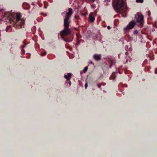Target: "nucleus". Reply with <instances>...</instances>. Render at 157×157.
<instances>
[{
	"mask_svg": "<svg viewBox=\"0 0 157 157\" xmlns=\"http://www.w3.org/2000/svg\"><path fill=\"white\" fill-rule=\"evenodd\" d=\"M68 12L66 13L65 18L63 21L64 29L60 31V35L62 36H67L70 35L71 33V31L69 26L70 22L71 15L73 13L72 9L69 8Z\"/></svg>",
	"mask_w": 157,
	"mask_h": 157,
	"instance_id": "obj_1",
	"label": "nucleus"
},
{
	"mask_svg": "<svg viewBox=\"0 0 157 157\" xmlns=\"http://www.w3.org/2000/svg\"><path fill=\"white\" fill-rule=\"evenodd\" d=\"M113 6L116 11L119 12L121 16L125 17L126 16L127 6L124 5L123 0H113L112 2Z\"/></svg>",
	"mask_w": 157,
	"mask_h": 157,
	"instance_id": "obj_2",
	"label": "nucleus"
},
{
	"mask_svg": "<svg viewBox=\"0 0 157 157\" xmlns=\"http://www.w3.org/2000/svg\"><path fill=\"white\" fill-rule=\"evenodd\" d=\"M21 16L20 14H17L16 15L15 22H14V26L18 29L20 28L24 25V21L21 19Z\"/></svg>",
	"mask_w": 157,
	"mask_h": 157,
	"instance_id": "obj_3",
	"label": "nucleus"
},
{
	"mask_svg": "<svg viewBox=\"0 0 157 157\" xmlns=\"http://www.w3.org/2000/svg\"><path fill=\"white\" fill-rule=\"evenodd\" d=\"M144 17L141 14H137L135 16V20L137 22H140L138 26L140 28L142 27L143 25Z\"/></svg>",
	"mask_w": 157,
	"mask_h": 157,
	"instance_id": "obj_4",
	"label": "nucleus"
},
{
	"mask_svg": "<svg viewBox=\"0 0 157 157\" xmlns=\"http://www.w3.org/2000/svg\"><path fill=\"white\" fill-rule=\"evenodd\" d=\"M136 24V23L134 21H131L126 27L124 28V30L126 32L128 31L129 29L133 28Z\"/></svg>",
	"mask_w": 157,
	"mask_h": 157,
	"instance_id": "obj_5",
	"label": "nucleus"
},
{
	"mask_svg": "<svg viewBox=\"0 0 157 157\" xmlns=\"http://www.w3.org/2000/svg\"><path fill=\"white\" fill-rule=\"evenodd\" d=\"M4 17L6 18L9 21H11V20L12 14L10 12H6L3 15V18H4Z\"/></svg>",
	"mask_w": 157,
	"mask_h": 157,
	"instance_id": "obj_6",
	"label": "nucleus"
},
{
	"mask_svg": "<svg viewBox=\"0 0 157 157\" xmlns=\"http://www.w3.org/2000/svg\"><path fill=\"white\" fill-rule=\"evenodd\" d=\"M95 20L93 12H91L90 13L89 16V21L91 22H93Z\"/></svg>",
	"mask_w": 157,
	"mask_h": 157,
	"instance_id": "obj_7",
	"label": "nucleus"
},
{
	"mask_svg": "<svg viewBox=\"0 0 157 157\" xmlns=\"http://www.w3.org/2000/svg\"><path fill=\"white\" fill-rule=\"evenodd\" d=\"M63 39L65 42H71L73 39V37L72 35H70L68 37L65 38L63 37Z\"/></svg>",
	"mask_w": 157,
	"mask_h": 157,
	"instance_id": "obj_8",
	"label": "nucleus"
},
{
	"mask_svg": "<svg viewBox=\"0 0 157 157\" xmlns=\"http://www.w3.org/2000/svg\"><path fill=\"white\" fill-rule=\"evenodd\" d=\"M101 56L100 54H95L94 56V58L96 61H99L101 59Z\"/></svg>",
	"mask_w": 157,
	"mask_h": 157,
	"instance_id": "obj_9",
	"label": "nucleus"
},
{
	"mask_svg": "<svg viewBox=\"0 0 157 157\" xmlns=\"http://www.w3.org/2000/svg\"><path fill=\"white\" fill-rule=\"evenodd\" d=\"M71 74L70 73H68L67 74V75H64V77L67 80L69 81L70 80V78L69 77H71Z\"/></svg>",
	"mask_w": 157,
	"mask_h": 157,
	"instance_id": "obj_10",
	"label": "nucleus"
},
{
	"mask_svg": "<svg viewBox=\"0 0 157 157\" xmlns=\"http://www.w3.org/2000/svg\"><path fill=\"white\" fill-rule=\"evenodd\" d=\"M110 64L109 66V67L110 68H111L112 67L113 65V64L114 62H113V61L112 60H110Z\"/></svg>",
	"mask_w": 157,
	"mask_h": 157,
	"instance_id": "obj_11",
	"label": "nucleus"
},
{
	"mask_svg": "<svg viewBox=\"0 0 157 157\" xmlns=\"http://www.w3.org/2000/svg\"><path fill=\"white\" fill-rule=\"evenodd\" d=\"M116 76H114V75L113 74H112L111 76L109 78L110 79H115V78Z\"/></svg>",
	"mask_w": 157,
	"mask_h": 157,
	"instance_id": "obj_12",
	"label": "nucleus"
},
{
	"mask_svg": "<svg viewBox=\"0 0 157 157\" xmlns=\"http://www.w3.org/2000/svg\"><path fill=\"white\" fill-rule=\"evenodd\" d=\"M88 69V67L87 66L85 67L83 70L84 72L85 73L86 72V71H87Z\"/></svg>",
	"mask_w": 157,
	"mask_h": 157,
	"instance_id": "obj_13",
	"label": "nucleus"
},
{
	"mask_svg": "<svg viewBox=\"0 0 157 157\" xmlns=\"http://www.w3.org/2000/svg\"><path fill=\"white\" fill-rule=\"evenodd\" d=\"M137 3H142L144 2V0H136Z\"/></svg>",
	"mask_w": 157,
	"mask_h": 157,
	"instance_id": "obj_14",
	"label": "nucleus"
},
{
	"mask_svg": "<svg viewBox=\"0 0 157 157\" xmlns=\"http://www.w3.org/2000/svg\"><path fill=\"white\" fill-rule=\"evenodd\" d=\"M75 19H76L77 20H78L80 19V17L78 15H76L75 16Z\"/></svg>",
	"mask_w": 157,
	"mask_h": 157,
	"instance_id": "obj_15",
	"label": "nucleus"
},
{
	"mask_svg": "<svg viewBox=\"0 0 157 157\" xmlns=\"http://www.w3.org/2000/svg\"><path fill=\"white\" fill-rule=\"evenodd\" d=\"M11 27L10 26H7L6 29V32H8V31L9 29Z\"/></svg>",
	"mask_w": 157,
	"mask_h": 157,
	"instance_id": "obj_16",
	"label": "nucleus"
},
{
	"mask_svg": "<svg viewBox=\"0 0 157 157\" xmlns=\"http://www.w3.org/2000/svg\"><path fill=\"white\" fill-rule=\"evenodd\" d=\"M147 15L148 16V17H150V16L151 15V12L150 11H148L147 12Z\"/></svg>",
	"mask_w": 157,
	"mask_h": 157,
	"instance_id": "obj_17",
	"label": "nucleus"
},
{
	"mask_svg": "<svg viewBox=\"0 0 157 157\" xmlns=\"http://www.w3.org/2000/svg\"><path fill=\"white\" fill-rule=\"evenodd\" d=\"M26 44L24 43V44L23 45H21V48H24L26 46Z\"/></svg>",
	"mask_w": 157,
	"mask_h": 157,
	"instance_id": "obj_18",
	"label": "nucleus"
},
{
	"mask_svg": "<svg viewBox=\"0 0 157 157\" xmlns=\"http://www.w3.org/2000/svg\"><path fill=\"white\" fill-rule=\"evenodd\" d=\"M138 33L137 30H136L133 32V33L135 34H137Z\"/></svg>",
	"mask_w": 157,
	"mask_h": 157,
	"instance_id": "obj_19",
	"label": "nucleus"
},
{
	"mask_svg": "<svg viewBox=\"0 0 157 157\" xmlns=\"http://www.w3.org/2000/svg\"><path fill=\"white\" fill-rule=\"evenodd\" d=\"M46 52H45L44 53H41V55L42 56H43L45 55H46Z\"/></svg>",
	"mask_w": 157,
	"mask_h": 157,
	"instance_id": "obj_20",
	"label": "nucleus"
},
{
	"mask_svg": "<svg viewBox=\"0 0 157 157\" xmlns=\"http://www.w3.org/2000/svg\"><path fill=\"white\" fill-rule=\"evenodd\" d=\"M101 84H98V87L100 88L101 90Z\"/></svg>",
	"mask_w": 157,
	"mask_h": 157,
	"instance_id": "obj_21",
	"label": "nucleus"
},
{
	"mask_svg": "<svg viewBox=\"0 0 157 157\" xmlns=\"http://www.w3.org/2000/svg\"><path fill=\"white\" fill-rule=\"evenodd\" d=\"M88 86L87 83H86L85 85V89H86Z\"/></svg>",
	"mask_w": 157,
	"mask_h": 157,
	"instance_id": "obj_22",
	"label": "nucleus"
},
{
	"mask_svg": "<svg viewBox=\"0 0 157 157\" xmlns=\"http://www.w3.org/2000/svg\"><path fill=\"white\" fill-rule=\"evenodd\" d=\"M101 84V86L102 85L103 86H104L105 85L106 83H105L102 82Z\"/></svg>",
	"mask_w": 157,
	"mask_h": 157,
	"instance_id": "obj_23",
	"label": "nucleus"
},
{
	"mask_svg": "<svg viewBox=\"0 0 157 157\" xmlns=\"http://www.w3.org/2000/svg\"><path fill=\"white\" fill-rule=\"evenodd\" d=\"M21 52H22V53H25V50H24V49H21Z\"/></svg>",
	"mask_w": 157,
	"mask_h": 157,
	"instance_id": "obj_24",
	"label": "nucleus"
},
{
	"mask_svg": "<svg viewBox=\"0 0 157 157\" xmlns=\"http://www.w3.org/2000/svg\"><path fill=\"white\" fill-rule=\"evenodd\" d=\"M107 28L109 30L111 28V27L109 26H108L107 27Z\"/></svg>",
	"mask_w": 157,
	"mask_h": 157,
	"instance_id": "obj_25",
	"label": "nucleus"
},
{
	"mask_svg": "<svg viewBox=\"0 0 157 157\" xmlns=\"http://www.w3.org/2000/svg\"><path fill=\"white\" fill-rule=\"evenodd\" d=\"M155 73L156 74H157V68H156L155 70Z\"/></svg>",
	"mask_w": 157,
	"mask_h": 157,
	"instance_id": "obj_26",
	"label": "nucleus"
},
{
	"mask_svg": "<svg viewBox=\"0 0 157 157\" xmlns=\"http://www.w3.org/2000/svg\"><path fill=\"white\" fill-rule=\"evenodd\" d=\"M128 52H125V54L126 55H128Z\"/></svg>",
	"mask_w": 157,
	"mask_h": 157,
	"instance_id": "obj_27",
	"label": "nucleus"
},
{
	"mask_svg": "<svg viewBox=\"0 0 157 157\" xmlns=\"http://www.w3.org/2000/svg\"><path fill=\"white\" fill-rule=\"evenodd\" d=\"M68 83L70 85H71V81L69 82Z\"/></svg>",
	"mask_w": 157,
	"mask_h": 157,
	"instance_id": "obj_28",
	"label": "nucleus"
},
{
	"mask_svg": "<svg viewBox=\"0 0 157 157\" xmlns=\"http://www.w3.org/2000/svg\"><path fill=\"white\" fill-rule=\"evenodd\" d=\"M110 0H106V1L107 2H110Z\"/></svg>",
	"mask_w": 157,
	"mask_h": 157,
	"instance_id": "obj_29",
	"label": "nucleus"
},
{
	"mask_svg": "<svg viewBox=\"0 0 157 157\" xmlns=\"http://www.w3.org/2000/svg\"><path fill=\"white\" fill-rule=\"evenodd\" d=\"M95 0H92V1H93V2H94V1H95Z\"/></svg>",
	"mask_w": 157,
	"mask_h": 157,
	"instance_id": "obj_30",
	"label": "nucleus"
},
{
	"mask_svg": "<svg viewBox=\"0 0 157 157\" xmlns=\"http://www.w3.org/2000/svg\"><path fill=\"white\" fill-rule=\"evenodd\" d=\"M91 63H92V61H91Z\"/></svg>",
	"mask_w": 157,
	"mask_h": 157,
	"instance_id": "obj_31",
	"label": "nucleus"
},
{
	"mask_svg": "<svg viewBox=\"0 0 157 157\" xmlns=\"http://www.w3.org/2000/svg\"><path fill=\"white\" fill-rule=\"evenodd\" d=\"M28 5L29 6V4H28V5Z\"/></svg>",
	"mask_w": 157,
	"mask_h": 157,
	"instance_id": "obj_32",
	"label": "nucleus"
}]
</instances>
